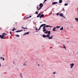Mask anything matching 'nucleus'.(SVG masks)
<instances>
[{
	"label": "nucleus",
	"mask_w": 78,
	"mask_h": 78,
	"mask_svg": "<svg viewBox=\"0 0 78 78\" xmlns=\"http://www.w3.org/2000/svg\"><path fill=\"white\" fill-rule=\"evenodd\" d=\"M45 27H53L52 26H50L49 25H46V26H44L43 27V32H45V31H47V30H46L45 29Z\"/></svg>",
	"instance_id": "nucleus-1"
},
{
	"label": "nucleus",
	"mask_w": 78,
	"mask_h": 78,
	"mask_svg": "<svg viewBox=\"0 0 78 78\" xmlns=\"http://www.w3.org/2000/svg\"><path fill=\"white\" fill-rule=\"evenodd\" d=\"M39 6H40V7H39V8L37 10V11H39V10H40V9H41V8H42V7H43V4H42V3H41L39 5Z\"/></svg>",
	"instance_id": "nucleus-2"
},
{
	"label": "nucleus",
	"mask_w": 78,
	"mask_h": 78,
	"mask_svg": "<svg viewBox=\"0 0 78 78\" xmlns=\"http://www.w3.org/2000/svg\"><path fill=\"white\" fill-rule=\"evenodd\" d=\"M45 25H47V24H44L41 25L40 27L38 29V30H41V27H44V26H45Z\"/></svg>",
	"instance_id": "nucleus-3"
},
{
	"label": "nucleus",
	"mask_w": 78,
	"mask_h": 78,
	"mask_svg": "<svg viewBox=\"0 0 78 78\" xmlns=\"http://www.w3.org/2000/svg\"><path fill=\"white\" fill-rule=\"evenodd\" d=\"M70 66H71L70 67V68H71V69H72L73 66H74V64L73 63L70 64Z\"/></svg>",
	"instance_id": "nucleus-4"
},
{
	"label": "nucleus",
	"mask_w": 78,
	"mask_h": 78,
	"mask_svg": "<svg viewBox=\"0 0 78 78\" xmlns=\"http://www.w3.org/2000/svg\"><path fill=\"white\" fill-rule=\"evenodd\" d=\"M23 66H27V61L23 62Z\"/></svg>",
	"instance_id": "nucleus-5"
},
{
	"label": "nucleus",
	"mask_w": 78,
	"mask_h": 78,
	"mask_svg": "<svg viewBox=\"0 0 78 78\" xmlns=\"http://www.w3.org/2000/svg\"><path fill=\"white\" fill-rule=\"evenodd\" d=\"M54 37V36L51 35V37H48V39H53V37Z\"/></svg>",
	"instance_id": "nucleus-6"
},
{
	"label": "nucleus",
	"mask_w": 78,
	"mask_h": 78,
	"mask_svg": "<svg viewBox=\"0 0 78 78\" xmlns=\"http://www.w3.org/2000/svg\"><path fill=\"white\" fill-rule=\"evenodd\" d=\"M55 4H58L57 2H52V5H55Z\"/></svg>",
	"instance_id": "nucleus-7"
},
{
	"label": "nucleus",
	"mask_w": 78,
	"mask_h": 78,
	"mask_svg": "<svg viewBox=\"0 0 78 78\" xmlns=\"http://www.w3.org/2000/svg\"><path fill=\"white\" fill-rule=\"evenodd\" d=\"M30 34V32H27V33H25L24 34H23V35L25 36V35H26V34Z\"/></svg>",
	"instance_id": "nucleus-8"
},
{
	"label": "nucleus",
	"mask_w": 78,
	"mask_h": 78,
	"mask_svg": "<svg viewBox=\"0 0 78 78\" xmlns=\"http://www.w3.org/2000/svg\"><path fill=\"white\" fill-rule=\"evenodd\" d=\"M44 16V14H42L40 16V19L41 18H42V17H43Z\"/></svg>",
	"instance_id": "nucleus-9"
},
{
	"label": "nucleus",
	"mask_w": 78,
	"mask_h": 78,
	"mask_svg": "<svg viewBox=\"0 0 78 78\" xmlns=\"http://www.w3.org/2000/svg\"><path fill=\"white\" fill-rule=\"evenodd\" d=\"M41 13H40L37 16V18L39 17H40V16H41Z\"/></svg>",
	"instance_id": "nucleus-10"
},
{
	"label": "nucleus",
	"mask_w": 78,
	"mask_h": 78,
	"mask_svg": "<svg viewBox=\"0 0 78 78\" xmlns=\"http://www.w3.org/2000/svg\"><path fill=\"white\" fill-rule=\"evenodd\" d=\"M75 20L76 21V22H78V18H76L75 19Z\"/></svg>",
	"instance_id": "nucleus-11"
},
{
	"label": "nucleus",
	"mask_w": 78,
	"mask_h": 78,
	"mask_svg": "<svg viewBox=\"0 0 78 78\" xmlns=\"http://www.w3.org/2000/svg\"><path fill=\"white\" fill-rule=\"evenodd\" d=\"M56 27H54L53 29V31H56V30H55Z\"/></svg>",
	"instance_id": "nucleus-12"
},
{
	"label": "nucleus",
	"mask_w": 78,
	"mask_h": 78,
	"mask_svg": "<svg viewBox=\"0 0 78 78\" xmlns=\"http://www.w3.org/2000/svg\"><path fill=\"white\" fill-rule=\"evenodd\" d=\"M6 34L5 33H4L2 34V36H3V37H5V35H6Z\"/></svg>",
	"instance_id": "nucleus-13"
},
{
	"label": "nucleus",
	"mask_w": 78,
	"mask_h": 78,
	"mask_svg": "<svg viewBox=\"0 0 78 78\" xmlns=\"http://www.w3.org/2000/svg\"><path fill=\"white\" fill-rule=\"evenodd\" d=\"M0 59H2L3 61H5V58L2 57H1Z\"/></svg>",
	"instance_id": "nucleus-14"
},
{
	"label": "nucleus",
	"mask_w": 78,
	"mask_h": 78,
	"mask_svg": "<svg viewBox=\"0 0 78 78\" xmlns=\"http://www.w3.org/2000/svg\"><path fill=\"white\" fill-rule=\"evenodd\" d=\"M23 31V30H18L16 31V33H18L19 32H21V31Z\"/></svg>",
	"instance_id": "nucleus-15"
},
{
	"label": "nucleus",
	"mask_w": 78,
	"mask_h": 78,
	"mask_svg": "<svg viewBox=\"0 0 78 78\" xmlns=\"http://www.w3.org/2000/svg\"><path fill=\"white\" fill-rule=\"evenodd\" d=\"M60 16H61L62 17H63V14L62 13H60L59 14Z\"/></svg>",
	"instance_id": "nucleus-16"
},
{
	"label": "nucleus",
	"mask_w": 78,
	"mask_h": 78,
	"mask_svg": "<svg viewBox=\"0 0 78 78\" xmlns=\"http://www.w3.org/2000/svg\"><path fill=\"white\" fill-rule=\"evenodd\" d=\"M62 2V0H59V3H61Z\"/></svg>",
	"instance_id": "nucleus-17"
},
{
	"label": "nucleus",
	"mask_w": 78,
	"mask_h": 78,
	"mask_svg": "<svg viewBox=\"0 0 78 78\" xmlns=\"http://www.w3.org/2000/svg\"><path fill=\"white\" fill-rule=\"evenodd\" d=\"M43 37H44V38L46 37V35L43 34Z\"/></svg>",
	"instance_id": "nucleus-18"
},
{
	"label": "nucleus",
	"mask_w": 78,
	"mask_h": 78,
	"mask_svg": "<svg viewBox=\"0 0 78 78\" xmlns=\"http://www.w3.org/2000/svg\"><path fill=\"white\" fill-rule=\"evenodd\" d=\"M46 37H50V35L48 34L46 35Z\"/></svg>",
	"instance_id": "nucleus-19"
},
{
	"label": "nucleus",
	"mask_w": 78,
	"mask_h": 78,
	"mask_svg": "<svg viewBox=\"0 0 78 78\" xmlns=\"http://www.w3.org/2000/svg\"><path fill=\"white\" fill-rule=\"evenodd\" d=\"M48 34L49 35L50 34V31H48Z\"/></svg>",
	"instance_id": "nucleus-20"
},
{
	"label": "nucleus",
	"mask_w": 78,
	"mask_h": 78,
	"mask_svg": "<svg viewBox=\"0 0 78 78\" xmlns=\"http://www.w3.org/2000/svg\"><path fill=\"white\" fill-rule=\"evenodd\" d=\"M63 48H65V50H66V46H65V45L64 44H63Z\"/></svg>",
	"instance_id": "nucleus-21"
},
{
	"label": "nucleus",
	"mask_w": 78,
	"mask_h": 78,
	"mask_svg": "<svg viewBox=\"0 0 78 78\" xmlns=\"http://www.w3.org/2000/svg\"><path fill=\"white\" fill-rule=\"evenodd\" d=\"M1 39H5V38L2 35H1Z\"/></svg>",
	"instance_id": "nucleus-22"
},
{
	"label": "nucleus",
	"mask_w": 78,
	"mask_h": 78,
	"mask_svg": "<svg viewBox=\"0 0 78 78\" xmlns=\"http://www.w3.org/2000/svg\"><path fill=\"white\" fill-rule=\"evenodd\" d=\"M60 30H63V27H62L61 28H60Z\"/></svg>",
	"instance_id": "nucleus-23"
},
{
	"label": "nucleus",
	"mask_w": 78,
	"mask_h": 78,
	"mask_svg": "<svg viewBox=\"0 0 78 78\" xmlns=\"http://www.w3.org/2000/svg\"><path fill=\"white\" fill-rule=\"evenodd\" d=\"M65 6H67L68 5V3H66L64 4Z\"/></svg>",
	"instance_id": "nucleus-24"
},
{
	"label": "nucleus",
	"mask_w": 78,
	"mask_h": 78,
	"mask_svg": "<svg viewBox=\"0 0 78 78\" xmlns=\"http://www.w3.org/2000/svg\"><path fill=\"white\" fill-rule=\"evenodd\" d=\"M61 27L60 26H57L56 28H59Z\"/></svg>",
	"instance_id": "nucleus-25"
},
{
	"label": "nucleus",
	"mask_w": 78,
	"mask_h": 78,
	"mask_svg": "<svg viewBox=\"0 0 78 78\" xmlns=\"http://www.w3.org/2000/svg\"><path fill=\"white\" fill-rule=\"evenodd\" d=\"M38 6H39V5H37V9H38V8H39Z\"/></svg>",
	"instance_id": "nucleus-26"
},
{
	"label": "nucleus",
	"mask_w": 78,
	"mask_h": 78,
	"mask_svg": "<svg viewBox=\"0 0 78 78\" xmlns=\"http://www.w3.org/2000/svg\"><path fill=\"white\" fill-rule=\"evenodd\" d=\"M48 33V31L47 30L46 32H44V33H45V34H47Z\"/></svg>",
	"instance_id": "nucleus-27"
},
{
	"label": "nucleus",
	"mask_w": 78,
	"mask_h": 78,
	"mask_svg": "<svg viewBox=\"0 0 78 78\" xmlns=\"http://www.w3.org/2000/svg\"><path fill=\"white\" fill-rule=\"evenodd\" d=\"M16 36L17 37H19V36H19V35H16Z\"/></svg>",
	"instance_id": "nucleus-28"
},
{
	"label": "nucleus",
	"mask_w": 78,
	"mask_h": 78,
	"mask_svg": "<svg viewBox=\"0 0 78 78\" xmlns=\"http://www.w3.org/2000/svg\"><path fill=\"white\" fill-rule=\"evenodd\" d=\"M56 74V72H54L53 73V75H55V74Z\"/></svg>",
	"instance_id": "nucleus-29"
},
{
	"label": "nucleus",
	"mask_w": 78,
	"mask_h": 78,
	"mask_svg": "<svg viewBox=\"0 0 78 78\" xmlns=\"http://www.w3.org/2000/svg\"><path fill=\"white\" fill-rule=\"evenodd\" d=\"M35 14H38V12H35Z\"/></svg>",
	"instance_id": "nucleus-30"
},
{
	"label": "nucleus",
	"mask_w": 78,
	"mask_h": 78,
	"mask_svg": "<svg viewBox=\"0 0 78 78\" xmlns=\"http://www.w3.org/2000/svg\"><path fill=\"white\" fill-rule=\"evenodd\" d=\"M14 29H15V28H13V29L12 30V31H14Z\"/></svg>",
	"instance_id": "nucleus-31"
},
{
	"label": "nucleus",
	"mask_w": 78,
	"mask_h": 78,
	"mask_svg": "<svg viewBox=\"0 0 78 78\" xmlns=\"http://www.w3.org/2000/svg\"><path fill=\"white\" fill-rule=\"evenodd\" d=\"M21 29H25V27H22Z\"/></svg>",
	"instance_id": "nucleus-32"
},
{
	"label": "nucleus",
	"mask_w": 78,
	"mask_h": 78,
	"mask_svg": "<svg viewBox=\"0 0 78 78\" xmlns=\"http://www.w3.org/2000/svg\"><path fill=\"white\" fill-rule=\"evenodd\" d=\"M58 15H59V13H56V15L57 16H58Z\"/></svg>",
	"instance_id": "nucleus-33"
},
{
	"label": "nucleus",
	"mask_w": 78,
	"mask_h": 78,
	"mask_svg": "<svg viewBox=\"0 0 78 78\" xmlns=\"http://www.w3.org/2000/svg\"><path fill=\"white\" fill-rule=\"evenodd\" d=\"M35 30H36L37 31V28H36L35 29Z\"/></svg>",
	"instance_id": "nucleus-34"
},
{
	"label": "nucleus",
	"mask_w": 78,
	"mask_h": 78,
	"mask_svg": "<svg viewBox=\"0 0 78 78\" xmlns=\"http://www.w3.org/2000/svg\"><path fill=\"white\" fill-rule=\"evenodd\" d=\"M47 0H44V3H45V2H46Z\"/></svg>",
	"instance_id": "nucleus-35"
},
{
	"label": "nucleus",
	"mask_w": 78,
	"mask_h": 78,
	"mask_svg": "<svg viewBox=\"0 0 78 78\" xmlns=\"http://www.w3.org/2000/svg\"><path fill=\"white\" fill-rule=\"evenodd\" d=\"M63 10H62V11L64 10V8H63Z\"/></svg>",
	"instance_id": "nucleus-36"
},
{
	"label": "nucleus",
	"mask_w": 78,
	"mask_h": 78,
	"mask_svg": "<svg viewBox=\"0 0 78 78\" xmlns=\"http://www.w3.org/2000/svg\"><path fill=\"white\" fill-rule=\"evenodd\" d=\"M63 18H64V19H66V17H65L64 16H62Z\"/></svg>",
	"instance_id": "nucleus-37"
},
{
	"label": "nucleus",
	"mask_w": 78,
	"mask_h": 78,
	"mask_svg": "<svg viewBox=\"0 0 78 78\" xmlns=\"http://www.w3.org/2000/svg\"><path fill=\"white\" fill-rule=\"evenodd\" d=\"M29 18V17H26V19H28V18Z\"/></svg>",
	"instance_id": "nucleus-38"
},
{
	"label": "nucleus",
	"mask_w": 78,
	"mask_h": 78,
	"mask_svg": "<svg viewBox=\"0 0 78 78\" xmlns=\"http://www.w3.org/2000/svg\"><path fill=\"white\" fill-rule=\"evenodd\" d=\"M29 17V18L31 17V16H30Z\"/></svg>",
	"instance_id": "nucleus-39"
},
{
	"label": "nucleus",
	"mask_w": 78,
	"mask_h": 78,
	"mask_svg": "<svg viewBox=\"0 0 78 78\" xmlns=\"http://www.w3.org/2000/svg\"><path fill=\"white\" fill-rule=\"evenodd\" d=\"M10 34H11V32H10Z\"/></svg>",
	"instance_id": "nucleus-40"
},
{
	"label": "nucleus",
	"mask_w": 78,
	"mask_h": 78,
	"mask_svg": "<svg viewBox=\"0 0 78 78\" xmlns=\"http://www.w3.org/2000/svg\"><path fill=\"white\" fill-rule=\"evenodd\" d=\"M25 29H28L27 28H25Z\"/></svg>",
	"instance_id": "nucleus-41"
},
{
	"label": "nucleus",
	"mask_w": 78,
	"mask_h": 78,
	"mask_svg": "<svg viewBox=\"0 0 78 78\" xmlns=\"http://www.w3.org/2000/svg\"><path fill=\"white\" fill-rule=\"evenodd\" d=\"M1 35H0V37H1Z\"/></svg>",
	"instance_id": "nucleus-42"
},
{
	"label": "nucleus",
	"mask_w": 78,
	"mask_h": 78,
	"mask_svg": "<svg viewBox=\"0 0 78 78\" xmlns=\"http://www.w3.org/2000/svg\"><path fill=\"white\" fill-rule=\"evenodd\" d=\"M44 22H46V21H45V20H44Z\"/></svg>",
	"instance_id": "nucleus-43"
},
{
	"label": "nucleus",
	"mask_w": 78,
	"mask_h": 78,
	"mask_svg": "<svg viewBox=\"0 0 78 78\" xmlns=\"http://www.w3.org/2000/svg\"><path fill=\"white\" fill-rule=\"evenodd\" d=\"M1 67V64H0V67Z\"/></svg>",
	"instance_id": "nucleus-44"
},
{
	"label": "nucleus",
	"mask_w": 78,
	"mask_h": 78,
	"mask_svg": "<svg viewBox=\"0 0 78 78\" xmlns=\"http://www.w3.org/2000/svg\"><path fill=\"white\" fill-rule=\"evenodd\" d=\"M21 78H22V75H21Z\"/></svg>",
	"instance_id": "nucleus-45"
},
{
	"label": "nucleus",
	"mask_w": 78,
	"mask_h": 78,
	"mask_svg": "<svg viewBox=\"0 0 78 78\" xmlns=\"http://www.w3.org/2000/svg\"><path fill=\"white\" fill-rule=\"evenodd\" d=\"M16 30V29H14V30Z\"/></svg>",
	"instance_id": "nucleus-46"
},
{
	"label": "nucleus",
	"mask_w": 78,
	"mask_h": 78,
	"mask_svg": "<svg viewBox=\"0 0 78 78\" xmlns=\"http://www.w3.org/2000/svg\"><path fill=\"white\" fill-rule=\"evenodd\" d=\"M38 65L39 66V65Z\"/></svg>",
	"instance_id": "nucleus-47"
},
{
	"label": "nucleus",
	"mask_w": 78,
	"mask_h": 78,
	"mask_svg": "<svg viewBox=\"0 0 78 78\" xmlns=\"http://www.w3.org/2000/svg\"><path fill=\"white\" fill-rule=\"evenodd\" d=\"M68 42H69V41H68Z\"/></svg>",
	"instance_id": "nucleus-48"
},
{
	"label": "nucleus",
	"mask_w": 78,
	"mask_h": 78,
	"mask_svg": "<svg viewBox=\"0 0 78 78\" xmlns=\"http://www.w3.org/2000/svg\"><path fill=\"white\" fill-rule=\"evenodd\" d=\"M41 23V22H40V23Z\"/></svg>",
	"instance_id": "nucleus-49"
}]
</instances>
